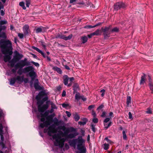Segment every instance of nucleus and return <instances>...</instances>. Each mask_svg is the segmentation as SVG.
Returning a JSON list of instances; mask_svg holds the SVG:
<instances>
[{
    "label": "nucleus",
    "instance_id": "nucleus-1",
    "mask_svg": "<svg viewBox=\"0 0 153 153\" xmlns=\"http://www.w3.org/2000/svg\"><path fill=\"white\" fill-rule=\"evenodd\" d=\"M56 131L57 130L53 126H49L48 128H45L44 131V133L47 132L49 136H52L53 139L54 140V143L55 146L62 148L64 145L65 139L61 137L60 134L62 133V132L59 134H55Z\"/></svg>",
    "mask_w": 153,
    "mask_h": 153
},
{
    "label": "nucleus",
    "instance_id": "nucleus-2",
    "mask_svg": "<svg viewBox=\"0 0 153 153\" xmlns=\"http://www.w3.org/2000/svg\"><path fill=\"white\" fill-rule=\"evenodd\" d=\"M0 45L2 53L4 54H9V55H5L4 57L5 62L9 61L11 59V55L12 53V43L10 41L7 40H1L0 42Z\"/></svg>",
    "mask_w": 153,
    "mask_h": 153
},
{
    "label": "nucleus",
    "instance_id": "nucleus-3",
    "mask_svg": "<svg viewBox=\"0 0 153 153\" xmlns=\"http://www.w3.org/2000/svg\"><path fill=\"white\" fill-rule=\"evenodd\" d=\"M68 143L70 146L74 148L76 146L77 149L79 151L76 153H85L86 148L85 145V140L82 136H79L77 139L69 140Z\"/></svg>",
    "mask_w": 153,
    "mask_h": 153
},
{
    "label": "nucleus",
    "instance_id": "nucleus-4",
    "mask_svg": "<svg viewBox=\"0 0 153 153\" xmlns=\"http://www.w3.org/2000/svg\"><path fill=\"white\" fill-rule=\"evenodd\" d=\"M47 112H45L44 114H41V121L43 122V123L39 124V127L41 128H43L44 127H48L51 124L54 115L51 114L45 117L44 116L47 114Z\"/></svg>",
    "mask_w": 153,
    "mask_h": 153
},
{
    "label": "nucleus",
    "instance_id": "nucleus-5",
    "mask_svg": "<svg viewBox=\"0 0 153 153\" xmlns=\"http://www.w3.org/2000/svg\"><path fill=\"white\" fill-rule=\"evenodd\" d=\"M14 55L13 59L9 62L10 64V66L12 67H14L15 63L22 59L23 57L22 54L19 53L17 51H15L14 52Z\"/></svg>",
    "mask_w": 153,
    "mask_h": 153
},
{
    "label": "nucleus",
    "instance_id": "nucleus-6",
    "mask_svg": "<svg viewBox=\"0 0 153 153\" xmlns=\"http://www.w3.org/2000/svg\"><path fill=\"white\" fill-rule=\"evenodd\" d=\"M30 65V62L27 61V59L25 58L23 60L19 61L14 66L16 69H17L18 68H22L25 66Z\"/></svg>",
    "mask_w": 153,
    "mask_h": 153
},
{
    "label": "nucleus",
    "instance_id": "nucleus-7",
    "mask_svg": "<svg viewBox=\"0 0 153 153\" xmlns=\"http://www.w3.org/2000/svg\"><path fill=\"white\" fill-rule=\"evenodd\" d=\"M34 68L32 66H29L25 68L23 70L25 73L29 72L28 75L32 79H34L36 76V74L34 71Z\"/></svg>",
    "mask_w": 153,
    "mask_h": 153
},
{
    "label": "nucleus",
    "instance_id": "nucleus-8",
    "mask_svg": "<svg viewBox=\"0 0 153 153\" xmlns=\"http://www.w3.org/2000/svg\"><path fill=\"white\" fill-rule=\"evenodd\" d=\"M48 101L46 102V104L43 105L42 106H41L40 104H39V102H37V104L38 105V110L40 112H43L45 110H46L48 107Z\"/></svg>",
    "mask_w": 153,
    "mask_h": 153
},
{
    "label": "nucleus",
    "instance_id": "nucleus-9",
    "mask_svg": "<svg viewBox=\"0 0 153 153\" xmlns=\"http://www.w3.org/2000/svg\"><path fill=\"white\" fill-rule=\"evenodd\" d=\"M3 127L2 125V123H0V135L1 136V142H3L4 140L3 134H5L6 135L8 134V132L7 129H6V131L4 133L3 132L2 130Z\"/></svg>",
    "mask_w": 153,
    "mask_h": 153
},
{
    "label": "nucleus",
    "instance_id": "nucleus-10",
    "mask_svg": "<svg viewBox=\"0 0 153 153\" xmlns=\"http://www.w3.org/2000/svg\"><path fill=\"white\" fill-rule=\"evenodd\" d=\"M126 5L122 2H118L114 5V9L116 10H118L120 8H124Z\"/></svg>",
    "mask_w": 153,
    "mask_h": 153
},
{
    "label": "nucleus",
    "instance_id": "nucleus-11",
    "mask_svg": "<svg viewBox=\"0 0 153 153\" xmlns=\"http://www.w3.org/2000/svg\"><path fill=\"white\" fill-rule=\"evenodd\" d=\"M72 37V34H71L68 36H65L62 34H58L56 36V38L62 39L65 40H67L71 39Z\"/></svg>",
    "mask_w": 153,
    "mask_h": 153
},
{
    "label": "nucleus",
    "instance_id": "nucleus-12",
    "mask_svg": "<svg viewBox=\"0 0 153 153\" xmlns=\"http://www.w3.org/2000/svg\"><path fill=\"white\" fill-rule=\"evenodd\" d=\"M76 131V129L72 127L67 128L65 131L64 132L65 135H67L69 132H74Z\"/></svg>",
    "mask_w": 153,
    "mask_h": 153
},
{
    "label": "nucleus",
    "instance_id": "nucleus-13",
    "mask_svg": "<svg viewBox=\"0 0 153 153\" xmlns=\"http://www.w3.org/2000/svg\"><path fill=\"white\" fill-rule=\"evenodd\" d=\"M1 1L3 3H4L6 0H1ZM4 8V6L3 4H2L1 2L0 1V11L1 12V16H4V11L2 10L1 11V9H2Z\"/></svg>",
    "mask_w": 153,
    "mask_h": 153
},
{
    "label": "nucleus",
    "instance_id": "nucleus-14",
    "mask_svg": "<svg viewBox=\"0 0 153 153\" xmlns=\"http://www.w3.org/2000/svg\"><path fill=\"white\" fill-rule=\"evenodd\" d=\"M146 75L143 74V76H142L141 77V80L140 82V85H143L145 83L146 81Z\"/></svg>",
    "mask_w": 153,
    "mask_h": 153
},
{
    "label": "nucleus",
    "instance_id": "nucleus-15",
    "mask_svg": "<svg viewBox=\"0 0 153 153\" xmlns=\"http://www.w3.org/2000/svg\"><path fill=\"white\" fill-rule=\"evenodd\" d=\"M16 81H17V82L19 84H21L23 81L24 76H18L16 78Z\"/></svg>",
    "mask_w": 153,
    "mask_h": 153
},
{
    "label": "nucleus",
    "instance_id": "nucleus-16",
    "mask_svg": "<svg viewBox=\"0 0 153 153\" xmlns=\"http://www.w3.org/2000/svg\"><path fill=\"white\" fill-rule=\"evenodd\" d=\"M46 29L44 27H38L36 29V33H39L41 32H44L46 31Z\"/></svg>",
    "mask_w": 153,
    "mask_h": 153
},
{
    "label": "nucleus",
    "instance_id": "nucleus-17",
    "mask_svg": "<svg viewBox=\"0 0 153 153\" xmlns=\"http://www.w3.org/2000/svg\"><path fill=\"white\" fill-rule=\"evenodd\" d=\"M45 94V93L43 91L40 92H39L38 95L36 96V99L38 101L39 100H40L43 97V96Z\"/></svg>",
    "mask_w": 153,
    "mask_h": 153
},
{
    "label": "nucleus",
    "instance_id": "nucleus-18",
    "mask_svg": "<svg viewBox=\"0 0 153 153\" xmlns=\"http://www.w3.org/2000/svg\"><path fill=\"white\" fill-rule=\"evenodd\" d=\"M74 133H70L68 134L67 136V137L69 138H74L76 136L78 135V133L76 132V131L74 132Z\"/></svg>",
    "mask_w": 153,
    "mask_h": 153
},
{
    "label": "nucleus",
    "instance_id": "nucleus-19",
    "mask_svg": "<svg viewBox=\"0 0 153 153\" xmlns=\"http://www.w3.org/2000/svg\"><path fill=\"white\" fill-rule=\"evenodd\" d=\"M64 77V83L65 85H67L68 86V81L69 80V78L68 76L66 75H65L63 76Z\"/></svg>",
    "mask_w": 153,
    "mask_h": 153
},
{
    "label": "nucleus",
    "instance_id": "nucleus-20",
    "mask_svg": "<svg viewBox=\"0 0 153 153\" xmlns=\"http://www.w3.org/2000/svg\"><path fill=\"white\" fill-rule=\"evenodd\" d=\"M29 26L27 25H25L23 27V30L24 33L25 34H27L28 33Z\"/></svg>",
    "mask_w": 153,
    "mask_h": 153
},
{
    "label": "nucleus",
    "instance_id": "nucleus-21",
    "mask_svg": "<svg viewBox=\"0 0 153 153\" xmlns=\"http://www.w3.org/2000/svg\"><path fill=\"white\" fill-rule=\"evenodd\" d=\"M109 28L108 27H105L103 30L104 32V34L105 37H106L108 36V34L107 33V32L108 31Z\"/></svg>",
    "mask_w": 153,
    "mask_h": 153
},
{
    "label": "nucleus",
    "instance_id": "nucleus-22",
    "mask_svg": "<svg viewBox=\"0 0 153 153\" xmlns=\"http://www.w3.org/2000/svg\"><path fill=\"white\" fill-rule=\"evenodd\" d=\"M74 118L76 121H78L80 119V117L79 115L76 113L73 114Z\"/></svg>",
    "mask_w": 153,
    "mask_h": 153
},
{
    "label": "nucleus",
    "instance_id": "nucleus-23",
    "mask_svg": "<svg viewBox=\"0 0 153 153\" xmlns=\"http://www.w3.org/2000/svg\"><path fill=\"white\" fill-rule=\"evenodd\" d=\"M33 49L37 51H38L39 53H40L43 56L45 57V54L43 52H42L38 48L35 47L33 46Z\"/></svg>",
    "mask_w": 153,
    "mask_h": 153
},
{
    "label": "nucleus",
    "instance_id": "nucleus-24",
    "mask_svg": "<svg viewBox=\"0 0 153 153\" xmlns=\"http://www.w3.org/2000/svg\"><path fill=\"white\" fill-rule=\"evenodd\" d=\"M16 79V78L14 77L11 79L10 80V84L11 85H13L15 83Z\"/></svg>",
    "mask_w": 153,
    "mask_h": 153
},
{
    "label": "nucleus",
    "instance_id": "nucleus-25",
    "mask_svg": "<svg viewBox=\"0 0 153 153\" xmlns=\"http://www.w3.org/2000/svg\"><path fill=\"white\" fill-rule=\"evenodd\" d=\"M81 40L83 43H85L87 41L88 38L86 36H82L81 38Z\"/></svg>",
    "mask_w": 153,
    "mask_h": 153
},
{
    "label": "nucleus",
    "instance_id": "nucleus-26",
    "mask_svg": "<svg viewBox=\"0 0 153 153\" xmlns=\"http://www.w3.org/2000/svg\"><path fill=\"white\" fill-rule=\"evenodd\" d=\"M54 70L56 71L58 73L60 74H61L62 73V71L60 68L57 67H54L53 68Z\"/></svg>",
    "mask_w": 153,
    "mask_h": 153
},
{
    "label": "nucleus",
    "instance_id": "nucleus-27",
    "mask_svg": "<svg viewBox=\"0 0 153 153\" xmlns=\"http://www.w3.org/2000/svg\"><path fill=\"white\" fill-rule=\"evenodd\" d=\"M100 25V24H97L94 26H91L90 25H86L84 27V28H94L96 26H97Z\"/></svg>",
    "mask_w": 153,
    "mask_h": 153
},
{
    "label": "nucleus",
    "instance_id": "nucleus-28",
    "mask_svg": "<svg viewBox=\"0 0 153 153\" xmlns=\"http://www.w3.org/2000/svg\"><path fill=\"white\" fill-rule=\"evenodd\" d=\"M112 123L111 122H110L107 125L106 124V123H104V126H105V128L106 129H107L109 127H110L111 124Z\"/></svg>",
    "mask_w": 153,
    "mask_h": 153
},
{
    "label": "nucleus",
    "instance_id": "nucleus-29",
    "mask_svg": "<svg viewBox=\"0 0 153 153\" xmlns=\"http://www.w3.org/2000/svg\"><path fill=\"white\" fill-rule=\"evenodd\" d=\"M145 112L147 114H152V109L150 108H148L147 109Z\"/></svg>",
    "mask_w": 153,
    "mask_h": 153
},
{
    "label": "nucleus",
    "instance_id": "nucleus-30",
    "mask_svg": "<svg viewBox=\"0 0 153 153\" xmlns=\"http://www.w3.org/2000/svg\"><path fill=\"white\" fill-rule=\"evenodd\" d=\"M50 104L51 105V108L53 109H57V107L56 105L52 102H51Z\"/></svg>",
    "mask_w": 153,
    "mask_h": 153
},
{
    "label": "nucleus",
    "instance_id": "nucleus-31",
    "mask_svg": "<svg viewBox=\"0 0 153 153\" xmlns=\"http://www.w3.org/2000/svg\"><path fill=\"white\" fill-rule=\"evenodd\" d=\"M19 5L20 6L22 7L23 9H26V8L25 6V3L23 2H20L19 3Z\"/></svg>",
    "mask_w": 153,
    "mask_h": 153
},
{
    "label": "nucleus",
    "instance_id": "nucleus-32",
    "mask_svg": "<svg viewBox=\"0 0 153 153\" xmlns=\"http://www.w3.org/2000/svg\"><path fill=\"white\" fill-rule=\"evenodd\" d=\"M48 100V98L47 97H45L43 98L42 101H39V104H42L44 102Z\"/></svg>",
    "mask_w": 153,
    "mask_h": 153
},
{
    "label": "nucleus",
    "instance_id": "nucleus-33",
    "mask_svg": "<svg viewBox=\"0 0 153 153\" xmlns=\"http://www.w3.org/2000/svg\"><path fill=\"white\" fill-rule=\"evenodd\" d=\"M74 80V78L73 77H71L70 78H69V80L70 82L69 83L68 85V86L69 87L71 86L72 84V82Z\"/></svg>",
    "mask_w": 153,
    "mask_h": 153
},
{
    "label": "nucleus",
    "instance_id": "nucleus-34",
    "mask_svg": "<svg viewBox=\"0 0 153 153\" xmlns=\"http://www.w3.org/2000/svg\"><path fill=\"white\" fill-rule=\"evenodd\" d=\"M123 139L125 140H126L127 139V137L126 135V132L124 130H123Z\"/></svg>",
    "mask_w": 153,
    "mask_h": 153
},
{
    "label": "nucleus",
    "instance_id": "nucleus-35",
    "mask_svg": "<svg viewBox=\"0 0 153 153\" xmlns=\"http://www.w3.org/2000/svg\"><path fill=\"white\" fill-rule=\"evenodd\" d=\"M149 85L152 93H153V83H149Z\"/></svg>",
    "mask_w": 153,
    "mask_h": 153
},
{
    "label": "nucleus",
    "instance_id": "nucleus-36",
    "mask_svg": "<svg viewBox=\"0 0 153 153\" xmlns=\"http://www.w3.org/2000/svg\"><path fill=\"white\" fill-rule=\"evenodd\" d=\"M103 148L105 150H107L108 149L109 145L108 144L104 143L103 145Z\"/></svg>",
    "mask_w": 153,
    "mask_h": 153
},
{
    "label": "nucleus",
    "instance_id": "nucleus-37",
    "mask_svg": "<svg viewBox=\"0 0 153 153\" xmlns=\"http://www.w3.org/2000/svg\"><path fill=\"white\" fill-rule=\"evenodd\" d=\"M26 6L28 7L30 3V0H26Z\"/></svg>",
    "mask_w": 153,
    "mask_h": 153
},
{
    "label": "nucleus",
    "instance_id": "nucleus-38",
    "mask_svg": "<svg viewBox=\"0 0 153 153\" xmlns=\"http://www.w3.org/2000/svg\"><path fill=\"white\" fill-rule=\"evenodd\" d=\"M34 87L36 89H39L40 86L37 84L35 83L34 84Z\"/></svg>",
    "mask_w": 153,
    "mask_h": 153
},
{
    "label": "nucleus",
    "instance_id": "nucleus-39",
    "mask_svg": "<svg viewBox=\"0 0 153 153\" xmlns=\"http://www.w3.org/2000/svg\"><path fill=\"white\" fill-rule=\"evenodd\" d=\"M81 96H80L79 94H76L75 95V99L77 100H79L81 99Z\"/></svg>",
    "mask_w": 153,
    "mask_h": 153
},
{
    "label": "nucleus",
    "instance_id": "nucleus-40",
    "mask_svg": "<svg viewBox=\"0 0 153 153\" xmlns=\"http://www.w3.org/2000/svg\"><path fill=\"white\" fill-rule=\"evenodd\" d=\"M7 22L5 20H1L0 21V25H3L6 24L7 23Z\"/></svg>",
    "mask_w": 153,
    "mask_h": 153
},
{
    "label": "nucleus",
    "instance_id": "nucleus-41",
    "mask_svg": "<svg viewBox=\"0 0 153 153\" xmlns=\"http://www.w3.org/2000/svg\"><path fill=\"white\" fill-rule=\"evenodd\" d=\"M31 63H32L37 67H38L39 66V64L37 62H35L33 61H31Z\"/></svg>",
    "mask_w": 153,
    "mask_h": 153
},
{
    "label": "nucleus",
    "instance_id": "nucleus-42",
    "mask_svg": "<svg viewBox=\"0 0 153 153\" xmlns=\"http://www.w3.org/2000/svg\"><path fill=\"white\" fill-rule=\"evenodd\" d=\"M95 32L96 35H99L101 34L100 31L99 30H97Z\"/></svg>",
    "mask_w": 153,
    "mask_h": 153
},
{
    "label": "nucleus",
    "instance_id": "nucleus-43",
    "mask_svg": "<svg viewBox=\"0 0 153 153\" xmlns=\"http://www.w3.org/2000/svg\"><path fill=\"white\" fill-rule=\"evenodd\" d=\"M76 1L77 0H70V2L73 4H76Z\"/></svg>",
    "mask_w": 153,
    "mask_h": 153
},
{
    "label": "nucleus",
    "instance_id": "nucleus-44",
    "mask_svg": "<svg viewBox=\"0 0 153 153\" xmlns=\"http://www.w3.org/2000/svg\"><path fill=\"white\" fill-rule=\"evenodd\" d=\"M131 98L130 97H128L127 98V103L128 105L131 102Z\"/></svg>",
    "mask_w": 153,
    "mask_h": 153
},
{
    "label": "nucleus",
    "instance_id": "nucleus-45",
    "mask_svg": "<svg viewBox=\"0 0 153 153\" xmlns=\"http://www.w3.org/2000/svg\"><path fill=\"white\" fill-rule=\"evenodd\" d=\"M6 28V27L5 26L0 25V32L2 30H4Z\"/></svg>",
    "mask_w": 153,
    "mask_h": 153
},
{
    "label": "nucleus",
    "instance_id": "nucleus-46",
    "mask_svg": "<svg viewBox=\"0 0 153 153\" xmlns=\"http://www.w3.org/2000/svg\"><path fill=\"white\" fill-rule=\"evenodd\" d=\"M148 79L149 83H153L152 82V80L151 78V77L149 75H148Z\"/></svg>",
    "mask_w": 153,
    "mask_h": 153
},
{
    "label": "nucleus",
    "instance_id": "nucleus-47",
    "mask_svg": "<svg viewBox=\"0 0 153 153\" xmlns=\"http://www.w3.org/2000/svg\"><path fill=\"white\" fill-rule=\"evenodd\" d=\"M94 107H95L94 105H89L88 107V109L89 110H91V109L92 108H94Z\"/></svg>",
    "mask_w": 153,
    "mask_h": 153
},
{
    "label": "nucleus",
    "instance_id": "nucleus-48",
    "mask_svg": "<svg viewBox=\"0 0 153 153\" xmlns=\"http://www.w3.org/2000/svg\"><path fill=\"white\" fill-rule=\"evenodd\" d=\"M110 118L107 117L105 118L104 121V123H106L109 121Z\"/></svg>",
    "mask_w": 153,
    "mask_h": 153
},
{
    "label": "nucleus",
    "instance_id": "nucleus-49",
    "mask_svg": "<svg viewBox=\"0 0 153 153\" xmlns=\"http://www.w3.org/2000/svg\"><path fill=\"white\" fill-rule=\"evenodd\" d=\"M18 36L20 39H22L24 37V35L22 33H18Z\"/></svg>",
    "mask_w": 153,
    "mask_h": 153
},
{
    "label": "nucleus",
    "instance_id": "nucleus-50",
    "mask_svg": "<svg viewBox=\"0 0 153 153\" xmlns=\"http://www.w3.org/2000/svg\"><path fill=\"white\" fill-rule=\"evenodd\" d=\"M65 113H66L67 116L68 117H69L71 116V114L70 112H69L68 111H65Z\"/></svg>",
    "mask_w": 153,
    "mask_h": 153
},
{
    "label": "nucleus",
    "instance_id": "nucleus-51",
    "mask_svg": "<svg viewBox=\"0 0 153 153\" xmlns=\"http://www.w3.org/2000/svg\"><path fill=\"white\" fill-rule=\"evenodd\" d=\"M86 123V122H85L79 121L78 122V124L80 125H84Z\"/></svg>",
    "mask_w": 153,
    "mask_h": 153
},
{
    "label": "nucleus",
    "instance_id": "nucleus-52",
    "mask_svg": "<svg viewBox=\"0 0 153 153\" xmlns=\"http://www.w3.org/2000/svg\"><path fill=\"white\" fill-rule=\"evenodd\" d=\"M62 105L63 108H66L69 105L67 103H63L62 104Z\"/></svg>",
    "mask_w": 153,
    "mask_h": 153
},
{
    "label": "nucleus",
    "instance_id": "nucleus-53",
    "mask_svg": "<svg viewBox=\"0 0 153 153\" xmlns=\"http://www.w3.org/2000/svg\"><path fill=\"white\" fill-rule=\"evenodd\" d=\"M22 69L21 68H20V69H19L17 71V73L19 75L22 74Z\"/></svg>",
    "mask_w": 153,
    "mask_h": 153
},
{
    "label": "nucleus",
    "instance_id": "nucleus-54",
    "mask_svg": "<svg viewBox=\"0 0 153 153\" xmlns=\"http://www.w3.org/2000/svg\"><path fill=\"white\" fill-rule=\"evenodd\" d=\"M0 144L2 149H3L5 147V144L3 142H1Z\"/></svg>",
    "mask_w": 153,
    "mask_h": 153
},
{
    "label": "nucleus",
    "instance_id": "nucleus-55",
    "mask_svg": "<svg viewBox=\"0 0 153 153\" xmlns=\"http://www.w3.org/2000/svg\"><path fill=\"white\" fill-rule=\"evenodd\" d=\"M93 122L95 123H97L98 122V119L96 118H94L93 119Z\"/></svg>",
    "mask_w": 153,
    "mask_h": 153
},
{
    "label": "nucleus",
    "instance_id": "nucleus-56",
    "mask_svg": "<svg viewBox=\"0 0 153 153\" xmlns=\"http://www.w3.org/2000/svg\"><path fill=\"white\" fill-rule=\"evenodd\" d=\"M118 30V29L117 27H115L114 28H113L112 30V32H117Z\"/></svg>",
    "mask_w": 153,
    "mask_h": 153
},
{
    "label": "nucleus",
    "instance_id": "nucleus-57",
    "mask_svg": "<svg viewBox=\"0 0 153 153\" xmlns=\"http://www.w3.org/2000/svg\"><path fill=\"white\" fill-rule=\"evenodd\" d=\"M105 140H106L107 142L109 143H111L112 141L108 139L107 137H105Z\"/></svg>",
    "mask_w": 153,
    "mask_h": 153
},
{
    "label": "nucleus",
    "instance_id": "nucleus-58",
    "mask_svg": "<svg viewBox=\"0 0 153 153\" xmlns=\"http://www.w3.org/2000/svg\"><path fill=\"white\" fill-rule=\"evenodd\" d=\"M64 147L65 149H68L69 148V146L67 143H65Z\"/></svg>",
    "mask_w": 153,
    "mask_h": 153
},
{
    "label": "nucleus",
    "instance_id": "nucleus-59",
    "mask_svg": "<svg viewBox=\"0 0 153 153\" xmlns=\"http://www.w3.org/2000/svg\"><path fill=\"white\" fill-rule=\"evenodd\" d=\"M106 112L105 111H103L102 112V115H101V117H105L106 115Z\"/></svg>",
    "mask_w": 153,
    "mask_h": 153
},
{
    "label": "nucleus",
    "instance_id": "nucleus-60",
    "mask_svg": "<svg viewBox=\"0 0 153 153\" xmlns=\"http://www.w3.org/2000/svg\"><path fill=\"white\" fill-rule=\"evenodd\" d=\"M55 120L54 123L56 124H57L58 123V120L56 118H55L54 119Z\"/></svg>",
    "mask_w": 153,
    "mask_h": 153
},
{
    "label": "nucleus",
    "instance_id": "nucleus-61",
    "mask_svg": "<svg viewBox=\"0 0 153 153\" xmlns=\"http://www.w3.org/2000/svg\"><path fill=\"white\" fill-rule=\"evenodd\" d=\"M109 116L111 117H114L113 113L112 112H111L109 114Z\"/></svg>",
    "mask_w": 153,
    "mask_h": 153
},
{
    "label": "nucleus",
    "instance_id": "nucleus-62",
    "mask_svg": "<svg viewBox=\"0 0 153 153\" xmlns=\"http://www.w3.org/2000/svg\"><path fill=\"white\" fill-rule=\"evenodd\" d=\"M28 79L27 78H24L23 79V81L25 83H27L28 82Z\"/></svg>",
    "mask_w": 153,
    "mask_h": 153
},
{
    "label": "nucleus",
    "instance_id": "nucleus-63",
    "mask_svg": "<svg viewBox=\"0 0 153 153\" xmlns=\"http://www.w3.org/2000/svg\"><path fill=\"white\" fill-rule=\"evenodd\" d=\"M81 99H82L83 101L86 100V98L83 96H81Z\"/></svg>",
    "mask_w": 153,
    "mask_h": 153
},
{
    "label": "nucleus",
    "instance_id": "nucleus-64",
    "mask_svg": "<svg viewBox=\"0 0 153 153\" xmlns=\"http://www.w3.org/2000/svg\"><path fill=\"white\" fill-rule=\"evenodd\" d=\"M129 118L130 119H131L132 118V114L130 112L128 113Z\"/></svg>",
    "mask_w": 153,
    "mask_h": 153
}]
</instances>
